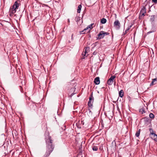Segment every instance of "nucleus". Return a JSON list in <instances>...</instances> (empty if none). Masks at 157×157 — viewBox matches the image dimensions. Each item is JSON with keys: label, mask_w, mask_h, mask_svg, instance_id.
Listing matches in <instances>:
<instances>
[{"label": "nucleus", "mask_w": 157, "mask_h": 157, "mask_svg": "<svg viewBox=\"0 0 157 157\" xmlns=\"http://www.w3.org/2000/svg\"><path fill=\"white\" fill-rule=\"evenodd\" d=\"M93 103L91 101H89L88 103V105L89 108H92L93 106Z\"/></svg>", "instance_id": "13"}, {"label": "nucleus", "mask_w": 157, "mask_h": 157, "mask_svg": "<svg viewBox=\"0 0 157 157\" xmlns=\"http://www.w3.org/2000/svg\"><path fill=\"white\" fill-rule=\"evenodd\" d=\"M146 13V9L145 6H143L141 10L139 15V18L140 19H142L143 17L145 15Z\"/></svg>", "instance_id": "4"}, {"label": "nucleus", "mask_w": 157, "mask_h": 157, "mask_svg": "<svg viewBox=\"0 0 157 157\" xmlns=\"http://www.w3.org/2000/svg\"><path fill=\"white\" fill-rule=\"evenodd\" d=\"M85 52L84 54L83 53H82V55L83 56V59L85 58V56H86V54L88 53V52L89 50V47H87L85 48Z\"/></svg>", "instance_id": "11"}, {"label": "nucleus", "mask_w": 157, "mask_h": 157, "mask_svg": "<svg viewBox=\"0 0 157 157\" xmlns=\"http://www.w3.org/2000/svg\"><path fill=\"white\" fill-rule=\"evenodd\" d=\"M139 112L142 114H143L144 113H145V112L144 108L143 107L139 109Z\"/></svg>", "instance_id": "17"}, {"label": "nucleus", "mask_w": 157, "mask_h": 157, "mask_svg": "<svg viewBox=\"0 0 157 157\" xmlns=\"http://www.w3.org/2000/svg\"><path fill=\"white\" fill-rule=\"evenodd\" d=\"M94 23H92L88 25L86 28H85L83 30L80 32L81 34H83L89 32L90 30L93 28L92 26L94 25Z\"/></svg>", "instance_id": "3"}, {"label": "nucleus", "mask_w": 157, "mask_h": 157, "mask_svg": "<svg viewBox=\"0 0 157 157\" xmlns=\"http://www.w3.org/2000/svg\"><path fill=\"white\" fill-rule=\"evenodd\" d=\"M113 26L117 30H119L121 27V24L118 20H116L113 23Z\"/></svg>", "instance_id": "7"}, {"label": "nucleus", "mask_w": 157, "mask_h": 157, "mask_svg": "<svg viewBox=\"0 0 157 157\" xmlns=\"http://www.w3.org/2000/svg\"><path fill=\"white\" fill-rule=\"evenodd\" d=\"M30 108L31 109H34L36 108V105L33 103H31V105H30Z\"/></svg>", "instance_id": "18"}, {"label": "nucleus", "mask_w": 157, "mask_h": 157, "mask_svg": "<svg viewBox=\"0 0 157 157\" xmlns=\"http://www.w3.org/2000/svg\"><path fill=\"white\" fill-rule=\"evenodd\" d=\"M109 33L108 32L101 31L98 34V37L97 38V39H102L105 35H109Z\"/></svg>", "instance_id": "5"}, {"label": "nucleus", "mask_w": 157, "mask_h": 157, "mask_svg": "<svg viewBox=\"0 0 157 157\" xmlns=\"http://www.w3.org/2000/svg\"><path fill=\"white\" fill-rule=\"evenodd\" d=\"M106 20L104 18H102L101 20V24H105L106 22Z\"/></svg>", "instance_id": "21"}, {"label": "nucleus", "mask_w": 157, "mask_h": 157, "mask_svg": "<svg viewBox=\"0 0 157 157\" xmlns=\"http://www.w3.org/2000/svg\"><path fill=\"white\" fill-rule=\"evenodd\" d=\"M119 96L121 98L123 97L124 95V91L122 90H121L119 93Z\"/></svg>", "instance_id": "16"}, {"label": "nucleus", "mask_w": 157, "mask_h": 157, "mask_svg": "<svg viewBox=\"0 0 157 157\" xmlns=\"http://www.w3.org/2000/svg\"><path fill=\"white\" fill-rule=\"evenodd\" d=\"M74 94V93H72L69 96L71 98L72 96Z\"/></svg>", "instance_id": "35"}, {"label": "nucleus", "mask_w": 157, "mask_h": 157, "mask_svg": "<svg viewBox=\"0 0 157 157\" xmlns=\"http://www.w3.org/2000/svg\"><path fill=\"white\" fill-rule=\"evenodd\" d=\"M152 1L154 3H157V0H152Z\"/></svg>", "instance_id": "32"}, {"label": "nucleus", "mask_w": 157, "mask_h": 157, "mask_svg": "<svg viewBox=\"0 0 157 157\" xmlns=\"http://www.w3.org/2000/svg\"><path fill=\"white\" fill-rule=\"evenodd\" d=\"M19 88H20V90L21 91V92H22V87L21 86H19Z\"/></svg>", "instance_id": "33"}, {"label": "nucleus", "mask_w": 157, "mask_h": 157, "mask_svg": "<svg viewBox=\"0 0 157 157\" xmlns=\"http://www.w3.org/2000/svg\"><path fill=\"white\" fill-rule=\"evenodd\" d=\"M152 32L149 31V32H148L147 33V34H149L150 33H151Z\"/></svg>", "instance_id": "36"}, {"label": "nucleus", "mask_w": 157, "mask_h": 157, "mask_svg": "<svg viewBox=\"0 0 157 157\" xmlns=\"http://www.w3.org/2000/svg\"><path fill=\"white\" fill-rule=\"evenodd\" d=\"M75 20L77 22V23L78 24V23L79 21H80V17H76L75 18Z\"/></svg>", "instance_id": "24"}, {"label": "nucleus", "mask_w": 157, "mask_h": 157, "mask_svg": "<svg viewBox=\"0 0 157 157\" xmlns=\"http://www.w3.org/2000/svg\"><path fill=\"white\" fill-rule=\"evenodd\" d=\"M155 16L152 15L151 16V18L150 19V21L151 22H153L154 21L155 19Z\"/></svg>", "instance_id": "23"}, {"label": "nucleus", "mask_w": 157, "mask_h": 157, "mask_svg": "<svg viewBox=\"0 0 157 157\" xmlns=\"http://www.w3.org/2000/svg\"><path fill=\"white\" fill-rule=\"evenodd\" d=\"M145 118L146 119V120H147H147H148L149 119H148V118H147V117H145Z\"/></svg>", "instance_id": "37"}, {"label": "nucleus", "mask_w": 157, "mask_h": 157, "mask_svg": "<svg viewBox=\"0 0 157 157\" xmlns=\"http://www.w3.org/2000/svg\"><path fill=\"white\" fill-rule=\"evenodd\" d=\"M132 26H130L128 28H130H130H131Z\"/></svg>", "instance_id": "40"}, {"label": "nucleus", "mask_w": 157, "mask_h": 157, "mask_svg": "<svg viewBox=\"0 0 157 157\" xmlns=\"http://www.w3.org/2000/svg\"><path fill=\"white\" fill-rule=\"evenodd\" d=\"M150 136L153 139H154L155 141H157V135L155 133H152L150 135Z\"/></svg>", "instance_id": "10"}, {"label": "nucleus", "mask_w": 157, "mask_h": 157, "mask_svg": "<svg viewBox=\"0 0 157 157\" xmlns=\"http://www.w3.org/2000/svg\"><path fill=\"white\" fill-rule=\"evenodd\" d=\"M140 129H139L136 132L135 135L136 137H138L139 136L140 133Z\"/></svg>", "instance_id": "22"}, {"label": "nucleus", "mask_w": 157, "mask_h": 157, "mask_svg": "<svg viewBox=\"0 0 157 157\" xmlns=\"http://www.w3.org/2000/svg\"><path fill=\"white\" fill-rule=\"evenodd\" d=\"M67 21H68V25H69L70 24V19H67Z\"/></svg>", "instance_id": "34"}, {"label": "nucleus", "mask_w": 157, "mask_h": 157, "mask_svg": "<svg viewBox=\"0 0 157 157\" xmlns=\"http://www.w3.org/2000/svg\"><path fill=\"white\" fill-rule=\"evenodd\" d=\"M115 78L116 76L115 75L111 76L107 81V82L108 85H112Z\"/></svg>", "instance_id": "9"}, {"label": "nucleus", "mask_w": 157, "mask_h": 157, "mask_svg": "<svg viewBox=\"0 0 157 157\" xmlns=\"http://www.w3.org/2000/svg\"><path fill=\"white\" fill-rule=\"evenodd\" d=\"M45 140L46 144L48 147H53L55 146L54 144L53 143L52 137L49 135V134L48 135V137L45 138Z\"/></svg>", "instance_id": "2"}, {"label": "nucleus", "mask_w": 157, "mask_h": 157, "mask_svg": "<svg viewBox=\"0 0 157 157\" xmlns=\"http://www.w3.org/2000/svg\"><path fill=\"white\" fill-rule=\"evenodd\" d=\"M89 101H91L92 102H94V98L93 96V92H92L91 94L90 95Z\"/></svg>", "instance_id": "15"}, {"label": "nucleus", "mask_w": 157, "mask_h": 157, "mask_svg": "<svg viewBox=\"0 0 157 157\" xmlns=\"http://www.w3.org/2000/svg\"><path fill=\"white\" fill-rule=\"evenodd\" d=\"M90 109H89V110L90 111V112H91V111H90Z\"/></svg>", "instance_id": "41"}, {"label": "nucleus", "mask_w": 157, "mask_h": 157, "mask_svg": "<svg viewBox=\"0 0 157 157\" xmlns=\"http://www.w3.org/2000/svg\"><path fill=\"white\" fill-rule=\"evenodd\" d=\"M97 53H98L96 51H95L94 52L93 54V55H96L97 54Z\"/></svg>", "instance_id": "31"}, {"label": "nucleus", "mask_w": 157, "mask_h": 157, "mask_svg": "<svg viewBox=\"0 0 157 157\" xmlns=\"http://www.w3.org/2000/svg\"><path fill=\"white\" fill-rule=\"evenodd\" d=\"M76 146L77 147H82V146L84 147L83 145L82 146V144L83 141L82 139H78L76 138L75 139Z\"/></svg>", "instance_id": "6"}, {"label": "nucleus", "mask_w": 157, "mask_h": 157, "mask_svg": "<svg viewBox=\"0 0 157 157\" xmlns=\"http://www.w3.org/2000/svg\"><path fill=\"white\" fill-rule=\"evenodd\" d=\"M149 117L151 118H154L155 116L154 115L151 113L149 114Z\"/></svg>", "instance_id": "27"}, {"label": "nucleus", "mask_w": 157, "mask_h": 157, "mask_svg": "<svg viewBox=\"0 0 157 157\" xmlns=\"http://www.w3.org/2000/svg\"><path fill=\"white\" fill-rule=\"evenodd\" d=\"M53 150V148H48L46 150L45 154L42 157H48L52 152Z\"/></svg>", "instance_id": "8"}, {"label": "nucleus", "mask_w": 157, "mask_h": 157, "mask_svg": "<svg viewBox=\"0 0 157 157\" xmlns=\"http://www.w3.org/2000/svg\"><path fill=\"white\" fill-rule=\"evenodd\" d=\"M149 131H150V133H151V134L150 135H151L152 134V133H154V131L153 130V129L152 128H150L149 129Z\"/></svg>", "instance_id": "28"}, {"label": "nucleus", "mask_w": 157, "mask_h": 157, "mask_svg": "<svg viewBox=\"0 0 157 157\" xmlns=\"http://www.w3.org/2000/svg\"><path fill=\"white\" fill-rule=\"evenodd\" d=\"M157 81V78H155L152 79V81L150 84V86H152L156 84V82Z\"/></svg>", "instance_id": "14"}, {"label": "nucleus", "mask_w": 157, "mask_h": 157, "mask_svg": "<svg viewBox=\"0 0 157 157\" xmlns=\"http://www.w3.org/2000/svg\"><path fill=\"white\" fill-rule=\"evenodd\" d=\"M99 149H100V150H101L102 149V148H101V147H100V148H99Z\"/></svg>", "instance_id": "38"}, {"label": "nucleus", "mask_w": 157, "mask_h": 157, "mask_svg": "<svg viewBox=\"0 0 157 157\" xmlns=\"http://www.w3.org/2000/svg\"><path fill=\"white\" fill-rule=\"evenodd\" d=\"M8 144V142L6 141L4 143L2 146H3L4 147H9Z\"/></svg>", "instance_id": "20"}, {"label": "nucleus", "mask_w": 157, "mask_h": 157, "mask_svg": "<svg viewBox=\"0 0 157 157\" xmlns=\"http://www.w3.org/2000/svg\"><path fill=\"white\" fill-rule=\"evenodd\" d=\"M19 6L18 3L17 2H15L12 8H11L9 12L10 15L11 16L16 12V9Z\"/></svg>", "instance_id": "1"}, {"label": "nucleus", "mask_w": 157, "mask_h": 157, "mask_svg": "<svg viewBox=\"0 0 157 157\" xmlns=\"http://www.w3.org/2000/svg\"><path fill=\"white\" fill-rule=\"evenodd\" d=\"M117 146L116 144V142L115 141H113L112 143V147H115Z\"/></svg>", "instance_id": "25"}, {"label": "nucleus", "mask_w": 157, "mask_h": 157, "mask_svg": "<svg viewBox=\"0 0 157 157\" xmlns=\"http://www.w3.org/2000/svg\"><path fill=\"white\" fill-rule=\"evenodd\" d=\"M82 8V6L81 5H80L78 6V9H77V12L78 13H80Z\"/></svg>", "instance_id": "19"}, {"label": "nucleus", "mask_w": 157, "mask_h": 157, "mask_svg": "<svg viewBox=\"0 0 157 157\" xmlns=\"http://www.w3.org/2000/svg\"><path fill=\"white\" fill-rule=\"evenodd\" d=\"M82 148H79V149L78 150V152L80 154L82 153Z\"/></svg>", "instance_id": "26"}, {"label": "nucleus", "mask_w": 157, "mask_h": 157, "mask_svg": "<svg viewBox=\"0 0 157 157\" xmlns=\"http://www.w3.org/2000/svg\"><path fill=\"white\" fill-rule=\"evenodd\" d=\"M94 82L96 85L99 84L100 83V78L99 77H97L95 78Z\"/></svg>", "instance_id": "12"}, {"label": "nucleus", "mask_w": 157, "mask_h": 157, "mask_svg": "<svg viewBox=\"0 0 157 157\" xmlns=\"http://www.w3.org/2000/svg\"><path fill=\"white\" fill-rule=\"evenodd\" d=\"M83 143H84L83 144H85V141H84Z\"/></svg>", "instance_id": "42"}, {"label": "nucleus", "mask_w": 157, "mask_h": 157, "mask_svg": "<svg viewBox=\"0 0 157 157\" xmlns=\"http://www.w3.org/2000/svg\"><path fill=\"white\" fill-rule=\"evenodd\" d=\"M98 148H92V149L93 151H97L98 150Z\"/></svg>", "instance_id": "29"}, {"label": "nucleus", "mask_w": 157, "mask_h": 157, "mask_svg": "<svg viewBox=\"0 0 157 157\" xmlns=\"http://www.w3.org/2000/svg\"><path fill=\"white\" fill-rule=\"evenodd\" d=\"M130 29V28H128L124 32V34H126L127 33V31Z\"/></svg>", "instance_id": "30"}, {"label": "nucleus", "mask_w": 157, "mask_h": 157, "mask_svg": "<svg viewBox=\"0 0 157 157\" xmlns=\"http://www.w3.org/2000/svg\"><path fill=\"white\" fill-rule=\"evenodd\" d=\"M132 26H130L128 28H130H130H131Z\"/></svg>", "instance_id": "39"}]
</instances>
